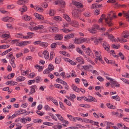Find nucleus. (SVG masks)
Instances as JSON below:
<instances>
[{
    "instance_id": "obj_1",
    "label": "nucleus",
    "mask_w": 129,
    "mask_h": 129,
    "mask_svg": "<svg viewBox=\"0 0 129 129\" xmlns=\"http://www.w3.org/2000/svg\"><path fill=\"white\" fill-rule=\"evenodd\" d=\"M96 29H100L101 30L105 31L106 30V28L104 27H103L100 29L99 26L96 24H94L92 27V28L89 29V31L93 34H95L97 33V31Z\"/></svg>"
},
{
    "instance_id": "obj_2",
    "label": "nucleus",
    "mask_w": 129,
    "mask_h": 129,
    "mask_svg": "<svg viewBox=\"0 0 129 129\" xmlns=\"http://www.w3.org/2000/svg\"><path fill=\"white\" fill-rule=\"evenodd\" d=\"M81 10L79 9H75L72 12V16L73 17L78 18L80 15Z\"/></svg>"
},
{
    "instance_id": "obj_3",
    "label": "nucleus",
    "mask_w": 129,
    "mask_h": 129,
    "mask_svg": "<svg viewBox=\"0 0 129 129\" xmlns=\"http://www.w3.org/2000/svg\"><path fill=\"white\" fill-rule=\"evenodd\" d=\"M87 38L81 37L80 38L75 40L74 41V43L77 44H81L83 42L87 41Z\"/></svg>"
},
{
    "instance_id": "obj_4",
    "label": "nucleus",
    "mask_w": 129,
    "mask_h": 129,
    "mask_svg": "<svg viewBox=\"0 0 129 129\" xmlns=\"http://www.w3.org/2000/svg\"><path fill=\"white\" fill-rule=\"evenodd\" d=\"M63 35L62 34H56L54 36V39L55 40H61L63 38Z\"/></svg>"
},
{
    "instance_id": "obj_5",
    "label": "nucleus",
    "mask_w": 129,
    "mask_h": 129,
    "mask_svg": "<svg viewBox=\"0 0 129 129\" xmlns=\"http://www.w3.org/2000/svg\"><path fill=\"white\" fill-rule=\"evenodd\" d=\"M74 5L76 6L77 8H80L83 7V6L81 3L76 1L74 2Z\"/></svg>"
},
{
    "instance_id": "obj_6",
    "label": "nucleus",
    "mask_w": 129,
    "mask_h": 129,
    "mask_svg": "<svg viewBox=\"0 0 129 129\" xmlns=\"http://www.w3.org/2000/svg\"><path fill=\"white\" fill-rule=\"evenodd\" d=\"M49 30L51 31H52L53 33H56L58 32L59 31L58 28L55 27H49Z\"/></svg>"
},
{
    "instance_id": "obj_7",
    "label": "nucleus",
    "mask_w": 129,
    "mask_h": 129,
    "mask_svg": "<svg viewBox=\"0 0 129 129\" xmlns=\"http://www.w3.org/2000/svg\"><path fill=\"white\" fill-rule=\"evenodd\" d=\"M28 1V0H19L17 2V3L20 5H25L27 3Z\"/></svg>"
},
{
    "instance_id": "obj_8",
    "label": "nucleus",
    "mask_w": 129,
    "mask_h": 129,
    "mask_svg": "<svg viewBox=\"0 0 129 129\" xmlns=\"http://www.w3.org/2000/svg\"><path fill=\"white\" fill-rule=\"evenodd\" d=\"M74 34L73 33L69 34L68 35H66L64 37L65 38L64 40L66 41L71 38H72L74 37Z\"/></svg>"
},
{
    "instance_id": "obj_9",
    "label": "nucleus",
    "mask_w": 129,
    "mask_h": 129,
    "mask_svg": "<svg viewBox=\"0 0 129 129\" xmlns=\"http://www.w3.org/2000/svg\"><path fill=\"white\" fill-rule=\"evenodd\" d=\"M34 15L39 20H44V18L43 16L39 14L38 13H34Z\"/></svg>"
},
{
    "instance_id": "obj_10",
    "label": "nucleus",
    "mask_w": 129,
    "mask_h": 129,
    "mask_svg": "<svg viewBox=\"0 0 129 129\" xmlns=\"http://www.w3.org/2000/svg\"><path fill=\"white\" fill-rule=\"evenodd\" d=\"M110 17H109V16L107 15V18L105 19V22L109 26H110L113 24L111 22V21H109L108 20V19H109Z\"/></svg>"
},
{
    "instance_id": "obj_11",
    "label": "nucleus",
    "mask_w": 129,
    "mask_h": 129,
    "mask_svg": "<svg viewBox=\"0 0 129 129\" xmlns=\"http://www.w3.org/2000/svg\"><path fill=\"white\" fill-rule=\"evenodd\" d=\"M55 3L56 5L60 4L62 6H63V7L65 5V2L62 0L58 1H55Z\"/></svg>"
},
{
    "instance_id": "obj_12",
    "label": "nucleus",
    "mask_w": 129,
    "mask_h": 129,
    "mask_svg": "<svg viewBox=\"0 0 129 129\" xmlns=\"http://www.w3.org/2000/svg\"><path fill=\"white\" fill-rule=\"evenodd\" d=\"M27 7L25 6H23L22 7L20 8L19 10L22 12H26L27 10Z\"/></svg>"
},
{
    "instance_id": "obj_13",
    "label": "nucleus",
    "mask_w": 129,
    "mask_h": 129,
    "mask_svg": "<svg viewBox=\"0 0 129 129\" xmlns=\"http://www.w3.org/2000/svg\"><path fill=\"white\" fill-rule=\"evenodd\" d=\"M22 18L25 21H29L31 19V17L27 15H24L23 17H22Z\"/></svg>"
},
{
    "instance_id": "obj_14",
    "label": "nucleus",
    "mask_w": 129,
    "mask_h": 129,
    "mask_svg": "<svg viewBox=\"0 0 129 129\" xmlns=\"http://www.w3.org/2000/svg\"><path fill=\"white\" fill-rule=\"evenodd\" d=\"M125 11H122L123 14L124 15V16L126 17V20L129 22V14L127 13H125Z\"/></svg>"
},
{
    "instance_id": "obj_15",
    "label": "nucleus",
    "mask_w": 129,
    "mask_h": 129,
    "mask_svg": "<svg viewBox=\"0 0 129 129\" xmlns=\"http://www.w3.org/2000/svg\"><path fill=\"white\" fill-rule=\"evenodd\" d=\"M111 83V85H113V86L116 87H119L120 86V85L119 84L117 83L116 81H115L113 80L112 82H110Z\"/></svg>"
},
{
    "instance_id": "obj_16",
    "label": "nucleus",
    "mask_w": 129,
    "mask_h": 129,
    "mask_svg": "<svg viewBox=\"0 0 129 129\" xmlns=\"http://www.w3.org/2000/svg\"><path fill=\"white\" fill-rule=\"evenodd\" d=\"M43 54L44 55V57L45 59H47L49 57L48 52L46 50L44 51Z\"/></svg>"
},
{
    "instance_id": "obj_17",
    "label": "nucleus",
    "mask_w": 129,
    "mask_h": 129,
    "mask_svg": "<svg viewBox=\"0 0 129 129\" xmlns=\"http://www.w3.org/2000/svg\"><path fill=\"white\" fill-rule=\"evenodd\" d=\"M102 4L100 5H98L97 4H93L92 5L91 8L93 9L94 8H99L100 7H102Z\"/></svg>"
},
{
    "instance_id": "obj_18",
    "label": "nucleus",
    "mask_w": 129,
    "mask_h": 129,
    "mask_svg": "<svg viewBox=\"0 0 129 129\" xmlns=\"http://www.w3.org/2000/svg\"><path fill=\"white\" fill-rule=\"evenodd\" d=\"M25 79V78L24 77L19 76L16 78V81H18L17 80H19V81H24Z\"/></svg>"
},
{
    "instance_id": "obj_19",
    "label": "nucleus",
    "mask_w": 129,
    "mask_h": 129,
    "mask_svg": "<svg viewBox=\"0 0 129 129\" xmlns=\"http://www.w3.org/2000/svg\"><path fill=\"white\" fill-rule=\"evenodd\" d=\"M106 105L107 106V107L111 109H115V107L114 106H113L110 103H107L106 104Z\"/></svg>"
},
{
    "instance_id": "obj_20",
    "label": "nucleus",
    "mask_w": 129,
    "mask_h": 129,
    "mask_svg": "<svg viewBox=\"0 0 129 129\" xmlns=\"http://www.w3.org/2000/svg\"><path fill=\"white\" fill-rule=\"evenodd\" d=\"M72 87L73 90L76 92H78L79 89L77 88V87L75 85L73 84L72 85Z\"/></svg>"
},
{
    "instance_id": "obj_21",
    "label": "nucleus",
    "mask_w": 129,
    "mask_h": 129,
    "mask_svg": "<svg viewBox=\"0 0 129 129\" xmlns=\"http://www.w3.org/2000/svg\"><path fill=\"white\" fill-rule=\"evenodd\" d=\"M49 98L50 100H51L55 105L57 106L58 105L57 101L56 100L54 99L53 98L51 97H50V98Z\"/></svg>"
},
{
    "instance_id": "obj_22",
    "label": "nucleus",
    "mask_w": 129,
    "mask_h": 129,
    "mask_svg": "<svg viewBox=\"0 0 129 129\" xmlns=\"http://www.w3.org/2000/svg\"><path fill=\"white\" fill-rule=\"evenodd\" d=\"M61 58L59 57L56 58L55 59V62L56 64L59 63L61 61Z\"/></svg>"
},
{
    "instance_id": "obj_23",
    "label": "nucleus",
    "mask_w": 129,
    "mask_h": 129,
    "mask_svg": "<svg viewBox=\"0 0 129 129\" xmlns=\"http://www.w3.org/2000/svg\"><path fill=\"white\" fill-rule=\"evenodd\" d=\"M54 20L57 21H60L62 20V18L60 16H55L53 18Z\"/></svg>"
},
{
    "instance_id": "obj_24",
    "label": "nucleus",
    "mask_w": 129,
    "mask_h": 129,
    "mask_svg": "<svg viewBox=\"0 0 129 129\" xmlns=\"http://www.w3.org/2000/svg\"><path fill=\"white\" fill-rule=\"evenodd\" d=\"M10 47V45H2L0 46V49H5L8 48Z\"/></svg>"
},
{
    "instance_id": "obj_25",
    "label": "nucleus",
    "mask_w": 129,
    "mask_h": 129,
    "mask_svg": "<svg viewBox=\"0 0 129 129\" xmlns=\"http://www.w3.org/2000/svg\"><path fill=\"white\" fill-rule=\"evenodd\" d=\"M40 46H43L45 47H46L48 45V43L45 42L40 43Z\"/></svg>"
},
{
    "instance_id": "obj_26",
    "label": "nucleus",
    "mask_w": 129,
    "mask_h": 129,
    "mask_svg": "<svg viewBox=\"0 0 129 129\" xmlns=\"http://www.w3.org/2000/svg\"><path fill=\"white\" fill-rule=\"evenodd\" d=\"M44 28L43 26L42 25H38L35 27V30L43 29Z\"/></svg>"
},
{
    "instance_id": "obj_27",
    "label": "nucleus",
    "mask_w": 129,
    "mask_h": 129,
    "mask_svg": "<svg viewBox=\"0 0 129 129\" xmlns=\"http://www.w3.org/2000/svg\"><path fill=\"white\" fill-rule=\"evenodd\" d=\"M55 115L58 118L60 121H62L63 120V118L59 114H56Z\"/></svg>"
},
{
    "instance_id": "obj_28",
    "label": "nucleus",
    "mask_w": 129,
    "mask_h": 129,
    "mask_svg": "<svg viewBox=\"0 0 129 129\" xmlns=\"http://www.w3.org/2000/svg\"><path fill=\"white\" fill-rule=\"evenodd\" d=\"M106 15L104 14H102L101 16V18L99 20V22H101L103 20V19L104 17H106Z\"/></svg>"
},
{
    "instance_id": "obj_29",
    "label": "nucleus",
    "mask_w": 129,
    "mask_h": 129,
    "mask_svg": "<svg viewBox=\"0 0 129 129\" xmlns=\"http://www.w3.org/2000/svg\"><path fill=\"white\" fill-rule=\"evenodd\" d=\"M64 102L66 103V104L69 106H71V103L70 102L69 100H68L67 99H65L64 101Z\"/></svg>"
},
{
    "instance_id": "obj_30",
    "label": "nucleus",
    "mask_w": 129,
    "mask_h": 129,
    "mask_svg": "<svg viewBox=\"0 0 129 129\" xmlns=\"http://www.w3.org/2000/svg\"><path fill=\"white\" fill-rule=\"evenodd\" d=\"M55 13V11L54 10H50V12L49 14L50 15L53 16Z\"/></svg>"
},
{
    "instance_id": "obj_31",
    "label": "nucleus",
    "mask_w": 129,
    "mask_h": 129,
    "mask_svg": "<svg viewBox=\"0 0 129 129\" xmlns=\"http://www.w3.org/2000/svg\"><path fill=\"white\" fill-rule=\"evenodd\" d=\"M70 24H71L72 26L75 27V25H78V22H74L73 21H72L70 23Z\"/></svg>"
},
{
    "instance_id": "obj_32",
    "label": "nucleus",
    "mask_w": 129,
    "mask_h": 129,
    "mask_svg": "<svg viewBox=\"0 0 129 129\" xmlns=\"http://www.w3.org/2000/svg\"><path fill=\"white\" fill-rule=\"evenodd\" d=\"M48 69L51 71L53 70L54 69V67L53 65L52 64H49V65Z\"/></svg>"
},
{
    "instance_id": "obj_33",
    "label": "nucleus",
    "mask_w": 129,
    "mask_h": 129,
    "mask_svg": "<svg viewBox=\"0 0 129 129\" xmlns=\"http://www.w3.org/2000/svg\"><path fill=\"white\" fill-rule=\"evenodd\" d=\"M27 120L25 118H22L21 119V122L24 123H26Z\"/></svg>"
},
{
    "instance_id": "obj_34",
    "label": "nucleus",
    "mask_w": 129,
    "mask_h": 129,
    "mask_svg": "<svg viewBox=\"0 0 129 129\" xmlns=\"http://www.w3.org/2000/svg\"><path fill=\"white\" fill-rule=\"evenodd\" d=\"M57 46V44L54 43H52L51 45V47L52 48H55Z\"/></svg>"
},
{
    "instance_id": "obj_35",
    "label": "nucleus",
    "mask_w": 129,
    "mask_h": 129,
    "mask_svg": "<svg viewBox=\"0 0 129 129\" xmlns=\"http://www.w3.org/2000/svg\"><path fill=\"white\" fill-rule=\"evenodd\" d=\"M41 6L43 7L46 8L47 7L48 4L46 2H44L41 4Z\"/></svg>"
},
{
    "instance_id": "obj_36",
    "label": "nucleus",
    "mask_w": 129,
    "mask_h": 129,
    "mask_svg": "<svg viewBox=\"0 0 129 129\" xmlns=\"http://www.w3.org/2000/svg\"><path fill=\"white\" fill-rule=\"evenodd\" d=\"M48 114L54 120L56 121H57V119L55 118L54 117L53 114L51 113H49Z\"/></svg>"
},
{
    "instance_id": "obj_37",
    "label": "nucleus",
    "mask_w": 129,
    "mask_h": 129,
    "mask_svg": "<svg viewBox=\"0 0 129 129\" xmlns=\"http://www.w3.org/2000/svg\"><path fill=\"white\" fill-rule=\"evenodd\" d=\"M43 124L45 125H48V126L52 125L53 124L52 123H51L50 122H44Z\"/></svg>"
},
{
    "instance_id": "obj_38",
    "label": "nucleus",
    "mask_w": 129,
    "mask_h": 129,
    "mask_svg": "<svg viewBox=\"0 0 129 129\" xmlns=\"http://www.w3.org/2000/svg\"><path fill=\"white\" fill-rule=\"evenodd\" d=\"M109 38L112 42H113V38H114V37L112 35H109L108 36Z\"/></svg>"
},
{
    "instance_id": "obj_39",
    "label": "nucleus",
    "mask_w": 129,
    "mask_h": 129,
    "mask_svg": "<svg viewBox=\"0 0 129 129\" xmlns=\"http://www.w3.org/2000/svg\"><path fill=\"white\" fill-rule=\"evenodd\" d=\"M14 82L13 81H7L6 83V84L7 85H9V84L10 85H13V84Z\"/></svg>"
},
{
    "instance_id": "obj_40",
    "label": "nucleus",
    "mask_w": 129,
    "mask_h": 129,
    "mask_svg": "<svg viewBox=\"0 0 129 129\" xmlns=\"http://www.w3.org/2000/svg\"><path fill=\"white\" fill-rule=\"evenodd\" d=\"M23 36V35L22 33H18L16 34L15 35V36L17 38H22V37H21L20 36Z\"/></svg>"
},
{
    "instance_id": "obj_41",
    "label": "nucleus",
    "mask_w": 129,
    "mask_h": 129,
    "mask_svg": "<svg viewBox=\"0 0 129 129\" xmlns=\"http://www.w3.org/2000/svg\"><path fill=\"white\" fill-rule=\"evenodd\" d=\"M115 5L118 8L120 7H123L124 6H125V5H120L118 4L117 3H116L115 4Z\"/></svg>"
},
{
    "instance_id": "obj_42",
    "label": "nucleus",
    "mask_w": 129,
    "mask_h": 129,
    "mask_svg": "<svg viewBox=\"0 0 129 129\" xmlns=\"http://www.w3.org/2000/svg\"><path fill=\"white\" fill-rule=\"evenodd\" d=\"M36 81L37 83H38L40 81L41 77L40 76H38L35 78Z\"/></svg>"
},
{
    "instance_id": "obj_43",
    "label": "nucleus",
    "mask_w": 129,
    "mask_h": 129,
    "mask_svg": "<svg viewBox=\"0 0 129 129\" xmlns=\"http://www.w3.org/2000/svg\"><path fill=\"white\" fill-rule=\"evenodd\" d=\"M35 80H30L28 81V84L29 85H31L33 83L35 82Z\"/></svg>"
},
{
    "instance_id": "obj_44",
    "label": "nucleus",
    "mask_w": 129,
    "mask_h": 129,
    "mask_svg": "<svg viewBox=\"0 0 129 129\" xmlns=\"http://www.w3.org/2000/svg\"><path fill=\"white\" fill-rule=\"evenodd\" d=\"M59 104L60 107L63 110L65 109V107L63 104L61 102H59Z\"/></svg>"
},
{
    "instance_id": "obj_45",
    "label": "nucleus",
    "mask_w": 129,
    "mask_h": 129,
    "mask_svg": "<svg viewBox=\"0 0 129 129\" xmlns=\"http://www.w3.org/2000/svg\"><path fill=\"white\" fill-rule=\"evenodd\" d=\"M119 56H120V58L122 60H123L124 59V57L121 52H119Z\"/></svg>"
},
{
    "instance_id": "obj_46",
    "label": "nucleus",
    "mask_w": 129,
    "mask_h": 129,
    "mask_svg": "<svg viewBox=\"0 0 129 129\" xmlns=\"http://www.w3.org/2000/svg\"><path fill=\"white\" fill-rule=\"evenodd\" d=\"M42 121V120L41 119H35L34 120V122L35 123H39V122H41Z\"/></svg>"
},
{
    "instance_id": "obj_47",
    "label": "nucleus",
    "mask_w": 129,
    "mask_h": 129,
    "mask_svg": "<svg viewBox=\"0 0 129 129\" xmlns=\"http://www.w3.org/2000/svg\"><path fill=\"white\" fill-rule=\"evenodd\" d=\"M97 57H98L99 60V61L101 62V63L103 64H104L105 63L104 61L103 60H102V57H101L100 56H97Z\"/></svg>"
},
{
    "instance_id": "obj_48",
    "label": "nucleus",
    "mask_w": 129,
    "mask_h": 129,
    "mask_svg": "<svg viewBox=\"0 0 129 129\" xmlns=\"http://www.w3.org/2000/svg\"><path fill=\"white\" fill-rule=\"evenodd\" d=\"M83 15L86 17H89L90 16V14L89 12H86L83 14Z\"/></svg>"
},
{
    "instance_id": "obj_49",
    "label": "nucleus",
    "mask_w": 129,
    "mask_h": 129,
    "mask_svg": "<svg viewBox=\"0 0 129 129\" xmlns=\"http://www.w3.org/2000/svg\"><path fill=\"white\" fill-rule=\"evenodd\" d=\"M32 37L31 35H29L27 36H24L23 37V38L24 39H26L28 38H31Z\"/></svg>"
},
{
    "instance_id": "obj_50",
    "label": "nucleus",
    "mask_w": 129,
    "mask_h": 129,
    "mask_svg": "<svg viewBox=\"0 0 129 129\" xmlns=\"http://www.w3.org/2000/svg\"><path fill=\"white\" fill-rule=\"evenodd\" d=\"M97 78L100 81L102 82L104 81V79L101 76H98L97 77Z\"/></svg>"
},
{
    "instance_id": "obj_51",
    "label": "nucleus",
    "mask_w": 129,
    "mask_h": 129,
    "mask_svg": "<svg viewBox=\"0 0 129 129\" xmlns=\"http://www.w3.org/2000/svg\"><path fill=\"white\" fill-rule=\"evenodd\" d=\"M23 53H19L16 55V56L17 58L20 57V56H22Z\"/></svg>"
},
{
    "instance_id": "obj_52",
    "label": "nucleus",
    "mask_w": 129,
    "mask_h": 129,
    "mask_svg": "<svg viewBox=\"0 0 129 129\" xmlns=\"http://www.w3.org/2000/svg\"><path fill=\"white\" fill-rule=\"evenodd\" d=\"M36 111V113L37 114H38L40 116H42L43 115L44 113L43 112H40V111Z\"/></svg>"
},
{
    "instance_id": "obj_53",
    "label": "nucleus",
    "mask_w": 129,
    "mask_h": 129,
    "mask_svg": "<svg viewBox=\"0 0 129 129\" xmlns=\"http://www.w3.org/2000/svg\"><path fill=\"white\" fill-rule=\"evenodd\" d=\"M45 109L46 110L49 111L51 109V108L48 105H46L45 106Z\"/></svg>"
},
{
    "instance_id": "obj_54",
    "label": "nucleus",
    "mask_w": 129,
    "mask_h": 129,
    "mask_svg": "<svg viewBox=\"0 0 129 129\" xmlns=\"http://www.w3.org/2000/svg\"><path fill=\"white\" fill-rule=\"evenodd\" d=\"M49 69H46L43 72V73L44 74L49 73L50 72V71Z\"/></svg>"
},
{
    "instance_id": "obj_55",
    "label": "nucleus",
    "mask_w": 129,
    "mask_h": 129,
    "mask_svg": "<svg viewBox=\"0 0 129 129\" xmlns=\"http://www.w3.org/2000/svg\"><path fill=\"white\" fill-rule=\"evenodd\" d=\"M103 40V39L100 38L97 39V42H98V44L99 43H101Z\"/></svg>"
},
{
    "instance_id": "obj_56",
    "label": "nucleus",
    "mask_w": 129,
    "mask_h": 129,
    "mask_svg": "<svg viewBox=\"0 0 129 129\" xmlns=\"http://www.w3.org/2000/svg\"><path fill=\"white\" fill-rule=\"evenodd\" d=\"M88 102H91L92 100V99H93V97L92 96H88Z\"/></svg>"
},
{
    "instance_id": "obj_57",
    "label": "nucleus",
    "mask_w": 129,
    "mask_h": 129,
    "mask_svg": "<svg viewBox=\"0 0 129 129\" xmlns=\"http://www.w3.org/2000/svg\"><path fill=\"white\" fill-rule=\"evenodd\" d=\"M2 36L4 38H9V35L5 34L2 35Z\"/></svg>"
},
{
    "instance_id": "obj_58",
    "label": "nucleus",
    "mask_w": 129,
    "mask_h": 129,
    "mask_svg": "<svg viewBox=\"0 0 129 129\" xmlns=\"http://www.w3.org/2000/svg\"><path fill=\"white\" fill-rule=\"evenodd\" d=\"M35 92V89L31 88L30 90V91L29 93V95H31L34 92Z\"/></svg>"
},
{
    "instance_id": "obj_59",
    "label": "nucleus",
    "mask_w": 129,
    "mask_h": 129,
    "mask_svg": "<svg viewBox=\"0 0 129 129\" xmlns=\"http://www.w3.org/2000/svg\"><path fill=\"white\" fill-rule=\"evenodd\" d=\"M92 66L91 65H89V66H88L87 65L84 66L83 67L84 69H89L90 67H92Z\"/></svg>"
},
{
    "instance_id": "obj_60",
    "label": "nucleus",
    "mask_w": 129,
    "mask_h": 129,
    "mask_svg": "<svg viewBox=\"0 0 129 129\" xmlns=\"http://www.w3.org/2000/svg\"><path fill=\"white\" fill-rule=\"evenodd\" d=\"M63 81V80L62 79L59 78H57L56 80V82H58L59 83H62V82Z\"/></svg>"
},
{
    "instance_id": "obj_61",
    "label": "nucleus",
    "mask_w": 129,
    "mask_h": 129,
    "mask_svg": "<svg viewBox=\"0 0 129 129\" xmlns=\"http://www.w3.org/2000/svg\"><path fill=\"white\" fill-rule=\"evenodd\" d=\"M19 40H17L16 39L13 40L12 41L11 43L13 44H14L15 43H16L18 41H19Z\"/></svg>"
},
{
    "instance_id": "obj_62",
    "label": "nucleus",
    "mask_w": 129,
    "mask_h": 129,
    "mask_svg": "<svg viewBox=\"0 0 129 129\" xmlns=\"http://www.w3.org/2000/svg\"><path fill=\"white\" fill-rule=\"evenodd\" d=\"M27 105V104L26 103H25L24 104H22L21 106L22 107L25 108L26 107Z\"/></svg>"
},
{
    "instance_id": "obj_63",
    "label": "nucleus",
    "mask_w": 129,
    "mask_h": 129,
    "mask_svg": "<svg viewBox=\"0 0 129 129\" xmlns=\"http://www.w3.org/2000/svg\"><path fill=\"white\" fill-rule=\"evenodd\" d=\"M77 51L80 54H82V51L81 50L79 49V48H77Z\"/></svg>"
},
{
    "instance_id": "obj_64",
    "label": "nucleus",
    "mask_w": 129,
    "mask_h": 129,
    "mask_svg": "<svg viewBox=\"0 0 129 129\" xmlns=\"http://www.w3.org/2000/svg\"><path fill=\"white\" fill-rule=\"evenodd\" d=\"M7 27L11 29H13V27H12V25L10 24H7Z\"/></svg>"
}]
</instances>
